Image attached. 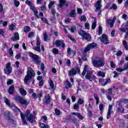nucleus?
Returning <instances> with one entry per match:
<instances>
[{
	"mask_svg": "<svg viewBox=\"0 0 128 128\" xmlns=\"http://www.w3.org/2000/svg\"><path fill=\"white\" fill-rule=\"evenodd\" d=\"M12 84H14V80L10 79L8 80L6 82L7 85L10 86Z\"/></svg>",
	"mask_w": 128,
	"mask_h": 128,
	"instance_id": "obj_38",
	"label": "nucleus"
},
{
	"mask_svg": "<svg viewBox=\"0 0 128 128\" xmlns=\"http://www.w3.org/2000/svg\"><path fill=\"white\" fill-rule=\"evenodd\" d=\"M54 2H50L49 4L48 5V8L49 10H50V8H52V6H54Z\"/></svg>",
	"mask_w": 128,
	"mask_h": 128,
	"instance_id": "obj_35",
	"label": "nucleus"
},
{
	"mask_svg": "<svg viewBox=\"0 0 128 128\" xmlns=\"http://www.w3.org/2000/svg\"><path fill=\"white\" fill-rule=\"evenodd\" d=\"M76 10H72L70 13V16L71 18H76Z\"/></svg>",
	"mask_w": 128,
	"mask_h": 128,
	"instance_id": "obj_24",
	"label": "nucleus"
},
{
	"mask_svg": "<svg viewBox=\"0 0 128 128\" xmlns=\"http://www.w3.org/2000/svg\"><path fill=\"white\" fill-rule=\"evenodd\" d=\"M100 40L104 44H108V36L106 34H102V36L100 38Z\"/></svg>",
	"mask_w": 128,
	"mask_h": 128,
	"instance_id": "obj_13",
	"label": "nucleus"
},
{
	"mask_svg": "<svg viewBox=\"0 0 128 128\" xmlns=\"http://www.w3.org/2000/svg\"><path fill=\"white\" fill-rule=\"evenodd\" d=\"M51 12L52 14H53V16H54V14H56V10H54V8H52L51 10Z\"/></svg>",
	"mask_w": 128,
	"mask_h": 128,
	"instance_id": "obj_63",
	"label": "nucleus"
},
{
	"mask_svg": "<svg viewBox=\"0 0 128 128\" xmlns=\"http://www.w3.org/2000/svg\"><path fill=\"white\" fill-rule=\"evenodd\" d=\"M12 40L13 42H17V40H20V34L18 32H16L14 34V36L12 38Z\"/></svg>",
	"mask_w": 128,
	"mask_h": 128,
	"instance_id": "obj_18",
	"label": "nucleus"
},
{
	"mask_svg": "<svg viewBox=\"0 0 128 128\" xmlns=\"http://www.w3.org/2000/svg\"><path fill=\"white\" fill-rule=\"evenodd\" d=\"M77 116L80 120H82L84 118V116H82V114H80V113H78V114Z\"/></svg>",
	"mask_w": 128,
	"mask_h": 128,
	"instance_id": "obj_61",
	"label": "nucleus"
},
{
	"mask_svg": "<svg viewBox=\"0 0 128 128\" xmlns=\"http://www.w3.org/2000/svg\"><path fill=\"white\" fill-rule=\"evenodd\" d=\"M14 86L13 85H12L8 90V92L10 94H14Z\"/></svg>",
	"mask_w": 128,
	"mask_h": 128,
	"instance_id": "obj_21",
	"label": "nucleus"
},
{
	"mask_svg": "<svg viewBox=\"0 0 128 128\" xmlns=\"http://www.w3.org/2000/svg\"><path fill=\"white\" fill-rule=\"evenodd\" d=\"M102 26H100L98 28V34H102Z\"/></svg>",
	"mask_w": 128,
	"mask_h": 128,
	"instance_id": "obj_46",
	"label": "nucleus"
},
{
	"mask_svg": "<svg viewBox=\"0 0 128 128\" xmlns=\"http://www.w3.org/2000/svg\"><path fill=\"white\" fill-rule=\"evenodd\" d=\"M34 34L33 33V32H30L28 34V38H34Z\"/></svg>",
	"mask_w": 128,
	"mask_h": 128,
	"instance_id": "obj_49",
	"label": "nucleus"
},
{
	"mask_svg": "<svg viewBox=\"0 0 128 128\" xmlns=\"http://www.w3.org/2000/svg\"><path fill=\"white\" fill-rule=\"evenodd\" d=\"M122 54V52L120 50H118L116 54L117 56H120Z\"/></svg>",
	"mask_w": 128,
	"mask_h": 128,
	"instance_id": "obj_48",
	"label": "nucleus"
},
{
	"mask_svg": "<svg viewBox=\"0 0 128 128\" xmlns=\"http://www.w3.org/2000/svg\"><path fill=\"white\" fill-rule=\"evenodd\" d=\"M84 101L83 99L82 98H80L78 100V104H84Z\"/></svg>",
	"mask_w": 128,
	"mask_h": 128,
	"instance_id": "obj_45",
	"label": "nucleus"
},
{
	"mask_svg": "<svg viewBox=\"0 0 128 128\" xmlns=\"http://www.w3.org/2000/svg\"><path fill=\"white\" fill-rule=\"evenodd\" d=\"M36 46H34L32 47V48L34 50L40 52V37L36 38Z\"/></svg>",
	"mask_w": 128,
	"mask_h": 128,
	"instance_id": "obj_10",
	"label": "nucleus"
},
{
	"mask_svg": "<svg viewBox=\"0 0 128 128\" xmlns=\"http://www.w3.org/2000/svg\"><path fill=\"white\" fill-rule=\"evenodd\" d=\"M120 30L121 32H126V30H128V28H120Z\"/></svg>",
	"mask_w": 128,
	"mask_h": 128,
	"instance_id": "obj_58",
	"label": "nucleus"
},
{
	"mask_svg": "<svg viewBox=\"0 0 128 128\" xmlns=\"http://www.w3.org/2000/svg\"><path fill=\"white\" fill-rule=\"evenodd\" d=\"M80 69L78 67H75L74 68H72L71 70H70L68 72V76H76V74H80Z\"/></svg>",
	"mask_w": 128,
	"mask_h": 128,
	"instance_id": "obj_7",
	"label": "nucleus"
},
{
	"mask_svg": "<svg viewBox=\"0 0 128 128\" xmlns=\"http://www.w3.org/2000/svg\"><path fill=\"white\" fill-rule=\"evenodd\" d=\"M122 100H120V101H118L116 104V108H118V107H120V106H122Z\"/></svg>",
	"mask_w": 128,
	"mask_h": 128,
	"instance_id": "obj_28",
	"label": "nucleus"
},
{
	"mask_svg": "<svg viewBox=\"0 0 128 128\" xmlns=\"http://www.w3.org/2000/svg\"><path fill=\"white\" fill-rule=\"evenodd\" d=\"M0 34L2 36H4V29L0 30Z\"/></svg>",
	"mask_w": 128,
	"mask_h": 128,
	"instance_id": "obj_57",
	"label": "nucleus"
},
{
	"mask_svg": "<svg viewBox=\"0 0 128 128\" xmlns=\"http://www.w3.org/2000/svg\"><path fill=\"white\" fill-rule=\"evenodd\" d=\"M43 36L44 42H48V34L46 33H44Z\"/></svg>",
	"mask_w": 128,
	"mask_h": 128,
	"instance_id": "obj_27",
	"label": "nucleus"
},
{
	"mask_svg": "<svg viewBox=\"0 0 128 128\" xmlns=\"http://www.w3.org/2000/svg\"><path fill=\"white\" fill-rule=\"evenodd\" d=\"M86 54V52H84L83 56H82V60L84 62H86V60H88V59H86V54Z\"/></svg>",
	"mask_w": 128,
	"mask_h": 128,
	"instance_id": "obj_47",
	"label": "nucleus"
},
{
	"mask_svg": "<svg viewBox=\"0 0 128 128\" xmlns=\"http://www.w3.org/2000/svg\"><path fill=\"white\" fill-rule=\"evenodd\" d=\"M50 94H48V95L46 96H45L44 98V102L45 104H50Z\"/></svg>",
	"mask_w": 128,
	"mask_h": 128,
	"instance_id": "obj_16",
	"label": "nucleus"
},
{
	"mask_svg": "<svg viewBox=\"0 0 128 128\" xmlns=\"http://www.w3.org/2000/svg\"><path fill=\"white\" fill-rule=\"evenodd\" d=\"M97 44L94 42H92L84 50V52H90V50L92 48H96Z\"/></svg>",
	"mask_w": 128,
	"mask_h": 128,
	"instance_id": "obj_8",
	"label": "nucleus"
},
{
	"mask_svg": "<svg viewBox=\"0 0 128 128\" xmlns=\"http://www.w3.org/2000/svg\"><path fill=\"white\" fill-rule=\"evenodd\" d=\"M96 26V22H93L92 25V30H94Z\"/></svg>",
	"mask_w": 128,
	"mask_h": 128,
	"instance_id": "obj_42",
	"label": "nucleus"
},
{
	"mask_svg": "<svg viewBox=\"0 0 128 128\" xmlns=\"http://www.w3.org/2000/svg\"><path fill=\"white\" fill-rule=\"evenodd\" d=\"M112 8H113V10H116L118 8V6L115 4H113L110 7V10H112Z\"/></svg>",
	"mask_w": 128,
	"mask_h": 128,
	"instance_id": "obj_53",
	"label": "nucleus"
},
{
	"mask_svg": "<svg viewBox=\"0 0 128 128\" xmlns=\"http://www.w3.org/2000/svg\"><path fill=\"white\" fill-rule=\"evenodd\" d=\"M27 69V74L24 78V82H25V84H28V81L30 80H32V78L34 77L35 76L34 71L32 68L28 67Z\"/></svg>",
	"mask_w": 128,
	"mask_h": 128,
	"instance_id": "obj_3",
	"label": "nucleus"
},
{
	"mask_svg": "<svg viewBox=\"0 0 128 128\" xmlns=\"http://www.w3.org/2000/svg\"><path fill=\"white\" fill-rule=\"evenodd\" d=\"M98 76H102V78H104L106 76V74L104 72H102V71L98 72Z\"/></svg>",
	"mask_w": 128,
	"mask_h": 128,
	"instance_id": "obj_29",
	"label": "nucleus"
},
{
	"mask_svg": "<svg viewBox=\"0 0 128 128\" xmlns=\"http://www.w3.org/2000/svg\"><path fill=\"white\" fill-rule=\"evenodd\" d=\"M83 40H86L88 42H90L92 40V36L90 34L86 32V34L82 37Z\"/></svg>",
	"mask_w": 128,
	"mask_h": 128,
	"instance_id": "obj_17",
	"label": "nucleus"
},
{
	"mask_svg": "<svg viewBox=\"0 0 128 128\" xmlns=\"http://www.w3.org/2000/svg\"><path fill=\"white\" fill-rule=\"evenodd\" d=\"M52 52L54 54H58V49L53 48Z\"/></svg>",
	"mask_w": 128,
	"mask_h": 128,
	"instance_id": "obj_37",
	"label": "nucleus"
},
{
	"mask_svg": "<svg viewBox=\"0 0 128 128\" xmlns=\"http://www.w3.org/2000/svg\"><path fill=\"white\" fill-rule=\"evenodd\" d=\"M86 32L82 30H78V34H80V36H81L82 38L84 36V34H86Z\"/></svg>",
	"mask_w": 128,
	"mask_h": 128,
	"instance_id": "obj_23",
	"label": "nucleus"
},
{
	"mask_svg": "<svg viewBox=\"0 0 128 128\" xmlns=\"http://www.w3.org/2000/svg\"><path fill=\"white\" fill-rule=\"evenodd\" d=\"M110 82V78L107 79L105 82L102 84V86H106V84H108V82Z\"/></svg>",
	"mask_w": 128,
	"mask_h": 128,
	"instance_id": "obj_36",
	"label": "nucleus"
},
{
	"mask_svg": "<svg viewBox=\"0 0 128 128\" xmlns=\"http://www.w3.org/2000/svg\"><path fill=\"white\" fill-rule=\"evenodd\" d=\"M30 28L28 26H26L24 28V32H28L30 31Z\"/></svg>",
	"mask_w": 128,
	"mask_h": 128,
	"instance_id": "obj_33",
	"label": "nucleus"
},
{
	"mask_svg": "<svg viewBox=\"0 0 128 128\" xmlns=\"http://www.w3.org/2000/svg\"><path fill=\"white\" fill-rule=\"evenodd\" d=\"M20 90V94H21L22 96H26V90H24V89L22 88H20L19 89Z\"/></svg>",
	"mask_w": 128,
	"mask_h": 128,
	"instance_id": "obj_22",
	"label": "nucleus"
},
{
	"mask_svg": "<svg viewBox=\"0 0 128 128\" xmlns=\"http://www.w3.org/2000/svg\"><path fill=\"white\" fill-rule=\"evenodd\" d=\"M29 56L31 58H32L33 62L34 64H40L41 62L38 58V56L34 54L32 52H29Z\"/></svg>",
	"mask_w": 128,
	"mask_h": 128,
	"instance_id": "obj_6",
	"label": "nucleus"
},
{
	"mask_svg": "<svg viewBox=\"0 0 128 128\" xmlns=\"http://www.w3.org/2000/svg\"><path fill=\"white\" fill-rule=\"evenodd\" d=\"M117 112H120L121 114H124V108L121 106L117 108Z\"/></svg>",
	"mask_w": 128,
	"mask_h": 128,
	"instance_id": "obj_19",
	"label": "nucleus"
},
{
	"mask_svg": "<svg viewBox=\"0 0 128 128\" xmlns=\"http://www.w3.org/2000/svg\"><path fill=\"white\" fill-rule=\"evenodd\" d=\"M4 118H6V120H10V111H8L4 113Z\"/></svg>",
	"mask_w": 128,
	"mask_h": 128,
	"instance_id": "obj_25",
	"label": "nucleus"
},
{
	"mask_svg": "<svg viewBox=\"0 0 128 128\" xmlns=\"http://www.w3.org/2000/svg\"><path fill=\"white\" fill-rule=\"evenodd\" d=\"M84 2L86 6H89L88 0H84Z\"/></svg>",
	"mask_w": 128,
	"mask_h": 128,
	"instance_id": "obj_62",
	"label": "nucleus"
},
{
	"mask_svg": "<svg viewBox=\"0 0 128 128\" xmlns=\"http://www.w3.org/2000/svg\"><path fill=\"white\" fill-rule=\"evenodd\" d=\"M76 26H73L72 27V28L70 29V30L72 32H74V30H76Z\"/></svg>",
	"mask_w": 128,
	"mask_h": 128,
	"instance_id": "obj_60",
	"label": "nucleus"
},
{
	"mask_svg": "<svg viewBox=\"0 0 128 128\" xmlns=\"http://www.w3.org/2000/svg\"><path fill=\"white\" fill-rule=\"evenodd\" d=\"M56 46L58 48L60 46H62L63 48L66 46V44H64V40H56L55 42Z\"/></svg>",
	"mask_w": 128,
	"mask_h": 128,
	"instance_id": "obj_12",
	"label": "nucleus"
},
{
	"mask_svg": "<svg viewBox=\"0 0 128 128\" xmlns=\"http://www.w3.org/2000/svg\"><path fill=\"white\" fill-rule=\"evenodd\" d=\"M4 102L6 104L7 106H10V108L12 107V104H10L8 99L4 97Z\"/></svg>",
	"mask_w": 128,
	"mask_h": 128,
	"instance_id": "obj_20",
	"label": "nucleus"
},
{
	"mask_svg": "<svg viewBox=\"0 0 128 128\" xmlns=\"http://www.w3.org/2000/svg\"><path fill=\"white\" fill-rule=\"evenodd\" d=\"M86 75V78L90 82H92L96 80V76L92 74V72H90V70H88V66H85L84 70L82 72V76H84Z\"/></svg>",
	"mask_w": 128,
	"mask_h": 128,
	"instance_id": "obj_2",
	"label": "nucleus"
},
{
	"mask_svg": "<svg viewBox=\"0 0 128 128\" xmlns=\"http://www.w3.org/2000/svg\"><path fill=\"white\" fill-rule=\"evenodd\" d=\"M14 4L16 6L18 7V6H20V2L17 0H14Z\"/></svg>",
	"mask_w": 128,
	"mask_h": 128,
	"instance_id": "obj_44",
	"label": "nucleus"
},
{
	"mask_svg": "<svg viewBox=\"0 0 128 128\" xmlns=\"http://www.w3.org/2000/svg\"><path fill=\"white\" fill-rule=\"evenodd\" d=\"M9 30H14V24H12L11 25H10L9 27Z\"/></svg>",
	"mask_w": 128,
	"mask_h": 128,
	"instance_id": "obj_52",
	"label": "nucleus"
},
{
	"mask_svg": "<svg viewBox=\"0 0 128 128\" xmlns=\"http://www.w3.org/2000/svg\"><path fill=\"white\" fill-rule=\"evenodd\" d=\"M49 84H50V88H52V90H54V82H52V79L50 80V82Z\"/></svg>",
	"mask_w": 128,
	"mask_h": 128,
	"instance_id": "obj_31",
	"label": "nucleus"
},
{
	"mask_svg": "<svg viewBox=\"0 0 128 128\" xmlns=\"http://www.w3.org/2000/svg\"><path fill=\"white\" fill-rule=\"evenodd\" d=\"M55 112L56 116H60V112L58 109H56Z\"/></svg>",
	"mask_w": 128,
	"mask_h": 128,
	"instance_id": "obj_54",
	"label": "nucleus"
},
{
	"mask_svg": "<svg viewBox=\"0 0 128 128\" xmlns=\"http://www.w3.org/2000/svg\"><path fill=\"white\" fill-rule=\"evenodd\" d=\"M45 68H46V67H44V63H42L40 66L41 70H44Z\"/></svg>",
	"mask_w": 128,
	"mask_h": 128,
	"instance_id": "obj_56",
	"label": "nucleus"
},
{
	"mask_svg": "<svg viewBox=\"0 0 128 128\" xmlns=\"http://www.w3.org/2000/svg\"><path fill=\"white\" fill-rule=\"evenodd\" d=\"M84 26L86 30H90V24L88 23H85Z\"/></svg>",
	"mask_w": 128,
	"mask_h": 128,
	"instance_id": "obj_55",
	"label": "nucleus"
},
{
	"mask_svg": "<svg viewBox=\"0 0 128 128\" xmlns=\"http://www.w3.org/2000/svg\"><path fill=\"white\" fill-rule=\"evenodd\" d=\"M72 52L74 54H76V51H74V50H72V49H70V48H68L67 50V54H72Z\"/></svg>",
	"mask_w": 128,
	"mask_h": 128,
	"instance_id": "obj_26",
	"label": "nucleus"
},
{
	"mask_svg": "<svg viewBox=\"0 0 128 128\" xmlns=\"http://www.w3.org/2000/svg\"><path fill=\"white\" fill-rule=\"evenodd\" d=\"M93 66H96V68H102L104 66L105 64L104 60L102 58H100L98 60H94L92 61Z\"/></svg>",
	"mask_w": 128,
	"mask_h": 128,
	"instance_id": "obj_4",
	"label": "nucleus"
},
{
	"mask_svg": "<svg viewBox=\"0 0 128 128\" xmlns=\"http://www.w3.org/2000/svg\"><path fill=\"white\" fill-rule=\"evenodd\" d=\"M42 96V92H40L38 94V98L39 100H40V98Z\"/></svg>",
	"mask_w": 128,
	"mask_h": 128,
	"instance_id": "obj_51",
	"label": "nucleus"
},
{
	"mask_svg": "<svg viewBox=\"0 0 128 128\" xmlns=\"http://www.w3.org/2000/svg\"><path fill=\"white\" fill-rule=\"evenodd\" d=\"M20 114L24 124H28V122H26V118L28 120V122H30V124H32L34 122H36L34 116L32 114V113H30V110H27L25 114H24L22 112H21Z\"/></svg>",
	"mask_w": 128,
	"mask_h": 128,
	"instance_id": "obj_1",
	"label": "nucleus"
},
{
	"mask_svg": "<svg viewBox=\"0 0 128 128\" xmlns=\"http://www.w3.org/2000/svg\"><path fill=\"white\" fill-rule=\"evenodd\" d=\"M12 67H10V63L8 62L6 64V68L4 69V74H10L12 72Z\"/></svg>",
	"mask_w": 128,
	"mask_h": 128,
	"instance_id": "obj_11",
	"label": "nucleus"
},
{
	"mask_svg": "<svg viewBox=\"0 0 128 128\" xmlns=\"http://www.w3.org/2000/svg\"><path fill=\"white\" fill-rule=\"evenodd\" d=\"M14 98L16 102H19L20 104L22 105L28 106V104H30V101L24 99V98H22V96H14Z\"/></svg>",
	"mask_w": 128,
	"mask_h": 128,
	"instance_id": "obj_5",
	"label": "nucleus"
},
{
	"mask_svg": "<svg viewBox=\"0 0 128 128\" xmlns=\"http://www.w3.org/2000/svg\"><path fill=\"white\" fill-rule=\"evenodd\" d=\"M78 108H79L78 104H75L74 106V110H78Z\"/></svg>",
	"mask_w": 128,
	"mask_h": 128,
	"instance_id": "obj_59",
	"label": "nucleus"
},
{
	"mask_svg": "<svg viewBox=\"0 0 128 128\" xmlns=\"http://www.w3.org/2000/svg\"><path fill=\"white\" fill-rule=\"evenodd\" d=\"M112 105L110 104L108 106V112L107 113V116H106L107 120L110 119V118L112 116Z\"/></svg>",
	"mask_w": 128,
	"mask_h": 128,
	"instance_id": "obj_15",
	"label": "nucleus"
},
{
	"mask_svg": "<svg viewBox=\"0 0 128 128\" xmlns=\"http://www.w3.org/2000/svg\"><path fill=\"white\" fill-rule=\"evenodd\" d=\"M94 98L95 100H96V104H98V102H100V98H98V94H94Z\"/></svg>",
	"mask_w": 128,
	"mask_h": 128,
	"instance_id": "obj_30",
	"label": "nucleus"
},
{
	"mask_svg": "<svg viewBox=\"0 0 128 128\" xmlns=\"http://www.w3.org/2000/svg\"><path fill=\"white\" fill-rule=\"evenodd\" d=\"M42 20L44 22H45V24H48V20L44 18H41Z\"/></svg>",
	"mask_w": 128,
	"mask_h": 128,
	"instance_id": "obj_43",
	"label": "nucleus"
},
{
	"mask_svg": "<svg viewBox=\"0 0 128 128\" xmlns=\"http://www.w3.org/2000/svg\"><path fill=\"white\" fill-rule=\"evenodd\" d=\"M8 54L11 55V56H12L14 55V51H12V46L9 50H8Z\"/></svg>",
	"mask_w": 128,
	"mask_h": 128,
	"instance_id": "obj_41",
	"label": "nucleus"
},
{
	"mask_svg": "<svg viewBox=\"0 0 128 128\" xmlns=\"http://www.w3.org/2000/svg\"><path fill=\"white\" fill-rule=\"evenodd\" d=\"M80 20V22H86V18L84 15H83L81 16Z\"/></svg>",
	"mask_w": 128,
	"mask_h": 128,
	"instance_id": "obj_40",
	"label": "nucleus"
},
{
	"mask_svg": "<svg viewBox=\"0 0 128 128\" xmlns=\"http://www.w3.org/2000/svg\"><path fill=\"white\" fill-rule=\"evenodd\" d=\"M95 8V12H98V14H100V13L102 12V10H100V8H102V0H98L96 2Z\"/></svg>",
	"mask_w": 128,
	"mask_h": 128,
	"instance_id": "obj_9",
	"label": "nucleus"
},
{
	"mask_svg": "<svg viewBox=\"0 0 128 128\" xmlns=\"http://www.w3.org/2000/svg\"><path fill=\"white\" fill-rule=\"evenodd\" d=\"M122 44H123V46H124V47L125 48L126 50H128V42H126V41L124 40L122 41Z\"/></svg>",
	"mask_w": 128,
	"mask_h": 128,
	"instance_id": "obj_32",
	"label": "nucleus"
},
{
	"mask_svg": "<svg viewBox=\"0 0 128 128\" xmlns=\"http://www.w3.org/2000/svg\"><path fill=\"white\" fill-rule=\"evenodd\" d=\"M17 74L18 76H20L21 74H24V72L20 70H18L17 71Z\"/></svg>",
	"mask_w": 128,
	"mask_h": 128,
	"instance_id": "obj_50",
	"label": "nucleus"
},
{
	"mask_svg": "<svg viewBox=\"0 0 128 128\" xmlns=\"http://www.w3.org/2000/svg\"><path fill=\"white\" fill-rule=\"evenodd\" d=\"M66 88H70L72 86V84L68 81H66Z\"/></svg>",
	"mask_w": 128,
	"mask_h": 128,
	"instance_id": "obj_39",
	"label": "nucleus"
},
{
	"mask_svg": "<svg viewBox=\"0 0 128 128\" xmlns=\"http://www.w3.org/2000/svg\"><path fill=\"white\" fill-rule=\"evenodd\" d=\"M60 2L59 6L60 8H62V6H64V4L66 2V0H60Z\"/></svg>",
	"mask_w": 128,
	"mask_h": 128,
	"instance_id": "obj_34",
	"label": "nucleus"
},
{
	"mask_svg": "<svg viewBox=\"0 0 128 128\" xmlns=\"http://www.w3.org/2000/svg\"><path fill=\"white\" fill-rule=\"evenodd\" d=\"M116 20V16L113 18L112 20H108L106 22V24H108L110 28H112L114 26V22Z\"/></svg>",
	"mask_w": 128,
	"mask_h": 128,
	"instance_id": "obj_14",
	"label": "nucleus"
},
{
	"mask_svg": "<svg viewBox=\"0 0 128 128\" xmlns=\"http://www.w3.org/2000/svg\"><path fill=\"white\" fill-rule=\"evenodd\" d=\"M128 68V63L124 65V69L123 70H126Z\"/></svg>",
	"mask_w": 128,
	"mask_h": 128,
	"instance_id": "obj_64",
	"label": "nucleus"
}]
</instances>
